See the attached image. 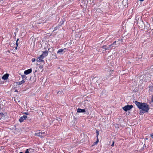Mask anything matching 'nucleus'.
<instances>
[{"mask_svg":"<svg viewBox=\"0 0 153 153\" xmlns=\"http://www.w3.org/2000/svg\"><path fill=\"white\" fill-rule=\"evenodd\" d=\"M27 118V116L26 115H23V116L20 118V122L22 123L24 121V120H25Z\"/></svg>","mask_w":153,"mask_h":153,"instance_id":"obj_6","label":"nucleus"},{"mask_svg":"<svg viewBox=\"0 0 153 153\" xmlns=\"http://www.w3.org/2000/svg\"><path fill=\"white\" fill-rule=\"evenodd\" d=\"M85 1V4H87L89 3V0H83Z\"/></svg>","mask_w":153,"mask_h":153,"instance_id":"obj_24","label":"nucleus"},{"mask_svg":"<svg viewBox=\"0 0 153 153\" xmlns=\"http://www.w3.org/2000/svg\"><path fill=\"white\" fill-rule=\"evenodd\" d=\"M42 132V134H44L45 133V132Z\"/></svg>","mask_w":153,"mask_h":153,"instance_id":"obj_42","label":"nucleus"},{"mask_svg":"<svg viewBox=\"0 0 153 153\" xmlns=\"http://www.w3.org/2000/svg\"><path fill=\"white\" fill-rule=\"evenodd\" d=\"M14 35L15 36H16V34L15 33H14Z\"/></svg>","mask_w":153,"mask_h":153,"instance_id":"obj_47","label":"nucleus"},{"mask_svg":"<svg viewBox=\"0 0 153 153\" xmlns=\"http://www.w3.org/2000/svg\"><path fill=\"white\" fill-rule=\"evenodd\" d=\"M61 22L62 21H61L60 22L59 24H60L61 23L60 25H60V26H61L62 24H63L64 21H63V20H62V22Z\"/></svg>","mask_w":153,"mask_h":153,"instance_id":"obj_28","label":"nucleus"},{"mask_svg":"<svg viewBox=\"0 0 153 153\" xmlns=\"http://www.w3.org/2000/svg\"><path fill=\"white\" fill-rule=\"evenodd\" d=\"M137 24L138 25V27L140 28H143L145 27L144 23L141 20H140L139 22H137Z\"/></svg>","mask_w":153,"mask_h":153,"instance_id":"obj_5","label":"nucleus"},{"mask_svg":"<svg viewBox=\"0 0 153 153\" xmlns=\"http://www.w3.org/2000/svg\"><path fill=\"white\" fill-rule=\"evenodd\" d=\"M13 86V89L19 88V84L18 83H14Z\"/></svg>","mask_w":153,"mask_h":153,"instance_id":"obj_9","label":"nucleus"},{"mask_svg":"<svg viewBox=\"0 0 153 153\" xmlns=\"http://www.w3.org/2000/svg\"><path fill=\"white\" fill-rule=\"evenodd\" d=\"M128 1V0H123V4H124V3H126V2H127Z\"/></svg>","mask_w":153,"mask_h":153,"instance_id":"obj_27","label":"nucleus"},{"mask_svg":"<svg viewBox=\"0 0 153 153\" xmlns=\"http://www.w3.org/2000/svg\"><path fill=\"white\" fill-rule=\"evenodd\" d=\"M86 112L85 108L84 109H82L80 108H78L77 110V113H85Z\"/></svg>","mask_w":153,"mask_h":153,"instance_id":"obj_8","label":"nucleus"},{"mask_svg":"<svg viewBox=\"0 0 153 153\" xmlns=\"http://www.w3.org/2000/svg\"><path fill=\"white\" fill-rule=\"evenodd\" d=\"M68 49L66 48H64L63 49L61 48L59 49L57 52V54L59 55H61L63 54Z\"/></svg>","mask_w":153,"mask_h":153,"instance_id":"obj_2","label":"nucleus"},{"mask_svg":"<svg viewBox=\"0 0 153 153\" xmlns=\"http://www.w3.org/2000/svg\"><path fill=\"white\" fill-rule=\"evenodd\" d=\"M57 120H58L59 121L60 120H61V119H60V118H58L57 119Z\"/></svg>","mask_w":153,"mask_h":153,"instance_id":"obj_35","label":"nucleus"},{"mask_svg":"<svg viewBox=\"0 0 153 153\" xmlns=\"http://www.w3.org/2000/svg\"><path fill=\"white\" fill-rule=\"evenodd\" d=\"M145 112H144V111H143V110H140V113H139V114L140 115H143L144 113H145Z\"/></svg>","mask_w":153,"mask_h":153,"instance_id":"obj_19","label":"nucleus"},{"mask_svg":"<svg viewBox=\"0 0 153 153\" xmlns=\"http://www.w3.org/2000/svg\"><path fill=\"white\" fill-rule=\"evenodd\" d=\"M36 82V78L35 77V79L34 81L33 82V83L35 82Z\"/></svg>","mask_w":153,"mask_h":153,"instance_id":"obj_40","label":"nucleus"},{"mask_svg":"<svg viewBox=\"0 0 153 153\" xmlns=\"http://www.w3.org/2000/svg\"><path fill=\"white\" fill-rule=\"evenodd\" d=\"M114 141H113L112 143V144L111 145V146H113L114 145Z\"/></svg>","mask_w":153,"mask_h":153,"instance_id":"obj_32","label":"nucleus"},{"mask_svg":"<svg viewBox=\"0 0 153 153\" xmlns=\"http://www.w3.org/2000/svg\"><path fill=\"white\" fill-rule=\"evenodd\" d=\"M37 71L35 70L34 71V73L35 74V73Z\"/></svg>","mask_w":153,"mask_h":153,"instance_id":"obj_43","label":"nucleus"},{"mask_svg":"<svg viewBox=\"0 0 153 153\" xmlns=\"http://www.w3.org/2000/svg\"><path fill=\"white\" fill-rule=\"evenodd\" d=\"M99 142V139L98 138H97V141L94 143V144L93 145H95L97 144Z\"/></svg>","mask_w":153,"mask_h":153,"instance_id":"obj_17","label":"nucleus"},{"mask_svg":"<svg viewBox=\"0 0 153 153\" xmlns=\"http://www.w3.org/2000/svg\"><path fill=\"white\" fill-rule=\"evenodd\" d=\"M19 39H17V40H16V46L15 47L16 50L17 49V47L18 46V41L19 40Z\"/></svg>","mask_w":153,"mask_h":153,"instance_id":"obj_18","label":"nucleus"},{"mask_svg":"<svg viewBox=\"0 0 153 153\" xmlns=\"http://www.w3.org/2000/svg\"><path fill=\"white\" fill-rule=\"evenodd\" d=\"M133 107L132 105H125L124 107L122 108L125 111H128L130 110Z\"/></svg>","mask_w":153,"mask_h":153,"instance_id":"obj_3","label":"nucleus"},{"mask_svg":"<svg viewBox=\"0 0 153 153\" xmlns=\"http://www.w3.org/2000/svg\"><path fill=\"white\" fill-rule=\"evenodd\" d=\"M31 77H32L31 76V77H30V80H31Z\"/></svg>","mask_w":153,"mask_h":153,"instance_id":"obj_50","label":"nucleus"},{"mask_svg":"<svg viewBox=\"0 0 153 153\" xmlns=\"http://www.w3.org/2000/svg\"><path fill=\"white\" fill-rule=\"evenodd\" d=\"M39 58H41L42 59H43L44 57H45L44 56H43L42 54H41V55H40L39 56Z\"/></svg>","mask_w":153,"mask_h":153,"instance_id":"obj_25","label":"nucleus"},{"mask_svg":"<svg viewBox=\"0 0 153 153\" xmlns=\"http://www.w3.org/2000/svg\"><path fill=\"white\" fill-rule=\"evenodd\" d=\"M32 71V70L31 68L28 69L27 70H25L24 71V74L26 75L28 74L31 73Z\"/></svg>","mask_w":153,"mask_h":153,"instance_id":"obj_7","label":"nucleus"},{"mask_svg":"<svg viewBox=\"0 0 153 153\" xmlns=\"http://www.w3.org/2000/svg\"><path fill=\"white\" fill-rule=\"evenodd\" d=\"M60 25H59V24L58 25H57L56 27H55V28H54V30L53 31H54L58 29L59 28V27H60Z\"/></svg>","mask_w":153,"mask_h":153,"instance_id":"obj_16","label":"nucleus"},{"mask_svg":"<svg viewBox=\"0 0 153 153\" xmlns=\"http://www.w3.org/2000/svg\"><path fill=\"white\" fill-rule=\"evenodd\" d=\"M150 136H151V137L152 138H153V133H152V134H150Z\"/></svg>","mask_w":153,"mask_h":153,"instance_id":"obj_34","label":"nucleus"},{"mask_svg":"<svg viewBox=\"0 0 153 153\" xmlns=\"http://www.w3.org/2000/svg\"><path fill=\"white\" fill-rule=\"evenodd\" d=\"M25 82V81L22 79V80L20 82V85L23 84Z\"/></svg>","mask_w":153,"mask_h":153,"instance_id":"obj_20","label":"nucleus"},{"mask_svg":"<svg viewBox=\"0 0 153 153\" xmlns=\"http://www.w3.org/2000/svg\"><path fill=\"white\" fill-rule=\"evenodd\" d=\"M96 133L97 134V138H98V136L99 135V132L97 130H96Z\"/></svg>","mask_w":153,"mask_h":153,"instance_id":"obj_22","label":"nucleus"},{"mask_svg":"<svg viewBox=\"0 0 153 153\" xmlns=\"http://www.w3.org/2000/svg\"><path fill=\"white\" fill-rule=\"evenodd\" d=\"M139 1H143L144 0H139Z\"/></svg>","mask_w":153,"mask_h":153,"instance_id":"obj_44","label":"nucleus"},{"mask_svg":"<svg viewBox=\"0 0 153 153\" xmlns=\"http://www.w3.org/2000/svg\"><path fill=\"white\" fill-rule=\"evenodd\" d=\"M24 114L26 115H29V114L27 112H25Z\"/></svg>","mask_w":153,"mask_h":153,"instance_id":"obj_37","label":"nucleus"},{"mask_svg":"<svg viewBox=\"0 0 153 153\" xmlns=\"http://www.w3.org/2000/svg\"><path fill=\"white\" fill-rule=\"evenodd\" d=\"M116 42V41H114L113 42V43L112 44L110 45H111V48H112L113 47H114L117 46H116V45H117Z\"/></svg>","mask_w":153,"mask_h":153,"instance_id":"obj_13","label":"nucleus"},{"mask_svg":"<svg viewBox=\"0 0 153 153\" xmlns=\"http://www.w3.org/2000/svg\"><path fill=\"white\" fill-rule=\"evenodd\" d=\"M9 76V74H4L2 77V78L4 80H6L7 79Z\"/></svg>","mask_w":153,"mask_h":153,"instance_id":"obj_11","label":"nucleus"},{"mask_svg":"<svg viewBox=\"0 0 153 153\" xmlns=\"http://www.w3.org/2000/svg\"><path fill=\"white\" fill-rule=\"evenodd\" d=\"M135 20H136V21H137V22H138V20H139L138 18H137V17H135Z\"/></svg>","mask_w":153,"mask_h":153,"instance_id":"obj_33","label":"nucleus"},{"mask_svg":"<svg viewBox=\"0 0 153 153\" xmlns=\"http://www.w3.org/2000/svg\"><path fill=\"white\" fill-rule=\"evenodd\" d=\"M101 48L102 49L103 52L104 51H105L106 50H110L112 49L111 47V45H109L108 46H107L106 45H103L102 46Z\"/></svg>","mask_w":153,"mask_h":153,"instance_id":"obj_4","label":"nucleus"},{"mask_svg":"<svg viewBox=\"0 0 153 153\" xmlns=\"http://www.w3.org/2000/svg\"><path fill=\"white\" fill-rule=\"evenodd\" d=\"M152 102H153V95L152 97Z\"/></svg>","mask_w":153,"mask_h":153,"instance_id":"obj_39","label":"nucleus"},{"mask_svg":"<svg viewBox=\"0 0 153 153\" xmlns=\"http://www.w3.org/2000/svg\"><path fill=\"white\" fill-rule=\"evenodd\" d=\"M36 60V59L35 58H33L32 59V61L33 62H34Z\"/></svg>","mask_w":153,"mask_h":153,"instance_id":"obj_30","label":"nucleus"},{"mask_svg":"<svg viewBox=\"0 0 153 153\" xmlns=\"http://www.w3.org/2000/svg\"><path fill=\"white\" fill-rule=\"evenodd\" d=\"M48 51L46 50V51H43V52L42 54L43 55V56H44L45 57L48 55Z\"/></svg>","mask_w":153,"mask_h":153,"instance_id":"obj_12","label":"nucleus"},{"mask_svg":"<svg viewBox=\"0 0 153 153\" xmlns=\"http://www.w3.org/2000/svg\"><path fill=\"white\" fill-rule=\"evenodd\" d=\"M21 76L22 77V79L23 80H27V76H26L25 75V74L22 75H21Z\"/></svg>","mask_w":153,"mask_h":153,"instance_id":"obj_14","label":"nucleus"},{"mask_svg":"<svg viewBox=\"0 0 153 153\" xmlns=\"http://www.w3.org/2000/svg\"><path fill=\"white\" fill-rule=\"evenodd\" d=\"M43 68V66L42 65H40L39 66V68H40V69H42Z\"/></svg>","mask_w":153,"mask_h":153,"instance_id":"obj_36","label":"nucleus"},{"mask_svg":"<svg viewBox=\"0 0 153 153\" xmlns=\"http://www.w3.org/2000/svg\"><path fill=\"white\" fill-rule=\"evenodd\" d=\"M38 59H37V62H43L44 61V60L43 59L41 58H39V57H38Z\"/></svg>","mask_w":153,"mask_h":153,"instance_id":"obj_15","label":"nucleus"},{"mask_svg":"<svg viewBox=\"0 0 153 153\" xmlns=\"http://www.w3.org/2000/svg\"><path fill=\"white\" fill-rule=\"evenodd\" d=\"M52 55L53 56V55H54V53H52Z\"/></svg>","mask_w":153,"mask_h":153,"instance_id":"obj_46","label":"nucleus"},{"mask_svg":"<svg viewBox=\"0 0 153 153\" xmlns=\"http://www.w3.org/2000/svg\"><path fill=\"white\" fill-rule=\"evenodd\" d=\"M35 135L39 136L42 138L43 137V136L42 135V132H40L36 133L35 134Z\"/></svg>","mask_w":153,"mask_h":153,"instance_id":"obj_10","label":"nucleus"},{"mask_svg":"<svg viewBox=\"0 0 153 153\" xmlns=\"http://www.w3.org/2000/svg\"><path fill=\"white\" fill-rule=\"evenodd\" d=\"M1 150V149H0V150Z\"/></svg>","mask_w":153,"mask_h":153,"instance_id":"obj_52","label":"nucleus"},{"mask_svg":"<svg viewBox=\"0 0 153 153\" xmlns=\"http://www.w3.org/2000/svg\"><path fill=\"white\" fill-rule=\"evenodd\" d=\"M134 103L140 109L144 111L145 112H148L150 108L149 105L147 103L140 102L137 101H135Z\"/></svg>","mask_w":153,"mask_h":153,"instance_id":"obj_1","label":"nucleus"},{"mask_svg":"<svg viewBox=\"0 0 153 153\" xmlns=\"http://www.w3.org/2000/svg\"><path fill=\"white\" fill-rule=\"evenodd\" d=\"M7 52H8L10 53V51H7Z\"/></svg>","mask_w":153,"mask_h":153,"instance_id":"obj_49","label":"nucleus"},{"mask_svg":"<svg viewBox=\"0 0 153 153\" xmlns=\"http://www.w3.org/2000/svg\"><path fill=\"white\" fill-rule=\"evenodd\" d=\"M1 149H2V148L3 149V147H1Z\"/></svg>","mask_w":153,"mask_h":153,"instance_id":"obj_51","label":"nucleus"},{"mask_svg":"<svg viewBox=\"0 0 153 153\" xmlns=\"http://www.w3.org/2000/svg\"><path fill=\"white\" fill-rule=\"evenodd\" d=\"M53 59H56L57 58V56L56 55V53H54V55L53 56V57H52Z\"/></svg>","mask_w":153,"mask_h":153,"instance_id":"obj_26","label":"nucleus"},{"mask_svg":"<svg viewBox=\"0 0 153 153\" xmlns=\"http://www.w3.org/2000/svg\"><path fill=\"white\" fill-rule=\"evenodd\" d=\"M0 114H1V115H3V113H0Z\"/></svg>","mask_w":153,"mask_h":153,"instance_id":"obj_45","label":"nucleus"},{"mask_svg":"<svg viewBox=\"0 0 153 153\" xmlns=\"http://www.w3.org/2000/svg\"><path fill=\"white\" fill-rule=\"evenodd\" d=\"M146 146L145 144H144L143 146V148L145 147L146 148Z\"/></svg>","mask_w":153,"mask_h":153,"instance_id":"obj_38","label":"nucleus"},{"mask_svg":"<svg viewBox=\"0 0 153 153\" xmlns=\"http://www.w3.org/2000/svg\"><path fill=\"white\" fill-rule=\"evenodd\" d=\"M119 125H118V124H116V126L115 127L116 128L117 127V128H119Z\"/></svg>","mask_w":153,"mask_h":153,"instance_id":"obj_31","label":"nucleus"},{"mask_svg":"<svg viewBox=\"0 0 153 153\" xmlns=\"http://www.w3.org/2000/svg\"><path fill=\"white\" fill-rule=\"evenodd\" d=\"M14 100L16 102H17V101H16V97H14Z\"/></svg>","mask_w":153,"mask_h":153,"instance_id":"obj_41","label":"nucleus"},{"mask_svg":"<svg viewBox=\"0 0 153 153\" xmlns=\"http://www.w3.org/2000/svg\"><path fill=\"white\" fill-rule=\"evenodd\" d=\"M62 92H63V91H59L58 92L57 94L58 95H59V94L61 95L62 94Z\"/></svg>","mask_w":153,"mask_h":153,"instance_id":"obj_23","label":"nucleus"},{"mask_svg":"<svg viewBox=\"0 0 153 153\" xmlns=\"http://www.w3.org/2000/svg\"><path fill=\"white\" fill-rule=\"evenodd\" d=\"M25 153H30L28 149H26Z\"/></svg>","mask_w":153,"mask_h":153,"instance_id":"obj_29","label":"nucleus"},{"mask_svg":"<svg viewBox=\"0 0 153 153\" xmlns=\"http://www.w3.org/2000/svg\"><path fill=\"white\" fill-rule=\"evenodd\" d=\"M19 88L13 89V91L16 92H18Z\"/></svg>","mask_w":153,"mask_h":153,"instance_id":"obj_21","label":"nucleus"},{"mask_svg":"<svg viewBox=\"0 0 153 153\" xmlns=\"http://www.w3.org/2000/svg\"><path fill=\"white\" fill-rule=\"evenodd\" d=\"M103 80H105V78H104V79H102Z\"/></svg>","mask_w":153,"mask_h":153,"instance_id":"obj_48","label":"nucleus"}]
</instances>
